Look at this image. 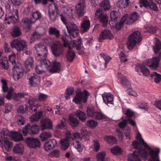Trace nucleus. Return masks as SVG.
Returning <instances> with one entry per match:
<instances>
[{
	"instance_id": "1",
	"label": "nucleus",
	"mask_w": 161,
	"mask_h": 161,
	"mask_svg": "<svg viewBox=\"0 0 161 161\" xmlns=\"http://www.w3.org/2000/svg\"><path fill=\"white\" fill-rule=\"evenodd\" d=\"M35 58L40 61L39 65L35 68V72L38 74H42L45 73L44 69L49 68L51 62L46 59L48 52L47 47L44 45L37 44L35 46L34 50Z\"/></svg>"
},
{
	"instance_id": "2",
	"label": "nucleus",
	"mask_w": 161,
	"mask_h": 161,
	"mask_svg": "<svg viewBox=\"0 0 161 161\" xmlns=\"http://www.w3.org/2000/svg\"><path fill=\"white\" fill-rule=\"evenodd\" d=\"M136 139L140 142L141 144L149 152L150 157L148 158V161H160L159 158L160 150L159 148L153 149L151 148L144 141L139 133L137 134Z\"/></svg>"
},
{
	"instance_id": "3",
	"label": "nucleus",
	"mask_w": 161,
	"mask_h": 161,
	"mask_svg": "<svg viewBox=\"0 0 161 161\" xmlns=\"http://www.w3.org/2000/svg\"><path fill=\"white\" fill-rule=\"evenodd\" d=\"M15 54H11L8 56V60L12 65L13 77L15 80H18L21 78L23 75V69L19 63H16L15 60Z\"/></svg>"
},
{
	"instance_id": "4",
	"label": "nucleus",
	"mask_w": 161,
	"mask_h": 161,
	"mask_svg": "<svg viewBox=\"0 0 161 161\" xmlns=\"http://www.w3.org/2000/svg\"><path fill=\"white\" fill-rule=\"evenodd\" d=\"M142 37L140 31H136L131 34L128 37L127 42V47L129 49H132L136 43L140 42Z\"/></svg>"
},
{
	"instance_id": "5",
	"label": "nucleus",
	"mask_w": 161,
	"mask_h": 161,
	"mask_svg": "<svg viewBox=\"0 0 161 161\" xmlns=\"http://www.w3.org/2000/svg\"><path fill=\"white\" fill-rule=\"evenodd\" d=\"M66 28L67 30L69 35L67 34L65 31H64L65 36L69 38L71 35L74 38L76 37L79 35V28L77 25L73 22L68 23L66 25Z\"/></svg>"
},
{
	"instance_id": "6",
	"label": "nucleus",
	"mask_w": 161,
	"mask_h": 161,
	"mask_svg": "<svg viewBox=\"0 0 161 161\" xmlns=\"http://www.w3.org/2000/svg\"><path fill=\"white\" fill-rule=\"evenodd\" d=\"M90 95V93L86 90H84L83 92H78L73 99V102L76 104H80L83 101V103H85L87 102Z\"/></svg>"
},
{
	"instance_id": "7",
	"label": "nucleus",
	"mask_w": 161,
	"mask_h": 161,
	"mask_svg": "<svg viewBox=\"0 0 161 161\" xmlns=\"http://www.w3.org/2000/svg\"><path fill=\"white\" fill-rule=\"evenodd\" d=\"M96 19L98 20L102 24L103 27H105L108 24V19L107 15L104 14L102 9L100 8L97 10L95 14Z\"/></svg>"
},
{
	"instance_id": "8",
	"label": "nucleus",
	"mask_w": 161,
	"mask_h": 161,
	"mask_svg": "<svg viewBox=\"0 0 161 161\" xmlns=\"http://www.w3.org/2000/svg\"><path fill=\"white\" fill-rule=\"evenodd\" d=\"M87 114L88 116L95 119L101 120L106 118V116L101 112L95 110L93 107L88 108L86 109Z\"/></svg>"
},
{
	"instance_id": "9",
	"label": "nucleus",
	"mask_w": 161,
	"mask_h": 161,
	"mask_svg": "<svg viewBox=\"0 0 161 161\" xmlns=\"http://www.w3.org/2000/svg\"><path fill=\"white\" fill-rule=\"evenodd\" d=\"M39 131V127L36 124L31 125L28 123L24 127L22 130L24 136H26L28 133L31 135H33L37 134Z\"/></svg>"
},
{
	"instance_id": "10",
	"label": "nucleus",
	"mask_w": 161,
	"mask_h": 161,
	"mask_svg": "<svg viewBox=\"0 0 161 161\" xmlns=\"http://www.w3.org/2000/svg\"><path fill=\"white\" fill-rule=\"evenodd\" d=\"M8 133L9 130L6 129H3L0 133L1 137L4 142L5 149L8 151H9L13 146L12 143L8 139L9 137L8 135Z\"/></svg>"
},
{
	"instance_id": "11",
	"label": "nucleus",
	"mask_w": 161,
	"mask_h": 161,
	"mask_svg": "<svg viewBox=\"0 0 161 161\" xmlns=\"http://www.w3.org/2000/svg\"><path fill=\"white\" fill-rule=\"evenodd\" d=\"M10 46L13 48L16 49L18 52H20L27 47L26 42L24 40L14 39L11 42Z\"/></svg>"
},
{
	"instance_id": "12",
	"label": "nucleus",
	"mask_w": 161,
	"mask_h": 161,
	"mask_svg": "<svg viewBox=\"0 0 161 161\" xmlns=\"http://www.w3.org/2000/svg\"><path fill=\"white\" fill-rule=\"evenodd\" d=\"M19 19L18 10L15 9L12 14L6 16L4 22L6 24L10 25L11 23L14 24L17 22Z\"/></svg>"
},
{
	"instance_id": "13",
	"label": "nucleus",
	"mask_w": 161,
	"mask_h": 161,
	"mask_svg": "<svg viewBox=\"0 0 161 161\" xmlns=\"http://www.w3.org/2000/svg\"><path fill=\"white\" fill-rule=\"evenodd\" d=\"M132 145L134 148L138 150L139 153L143 160H145L147 159L149 154V152H147L145 148L141 147L139 143L134 141Z\"/></svg>"
},
{
	"instance_id": "14",
	"label": "nucleus",
	"mask_w": 161,
	"mask_h": 161,
	"mask_svg": "<svg viewBox=\"0 0 161 161\" xmlns=\"http://www.w3.org/2000/svg\"><path fill=\"white\" fill-rule=\"evenodd\" d=\"M27 79L28 80V84L31 87H36L40 84L41 78L36 74H31L28 75Z\"/></svg>"
},
{
	"instance_id": "15",
	"label": "nucleus",
	"mask_w": 161,
	"mask_h": 161,
	"mask_svg": "<svg viewBox=\"0 0 161 161\" xmlns=\"http://www.w3.org/2000/svg\"><path fill=\"white\" fill-rule=\"evenodd\" d=\"M25 141L28 146L30 148H39L40 146V142L39 139L33 137H27Z\"/></svg>"
},
{
	"instance_id": "16",
	"label": "nucleus",
	"mask_w": 161,
	"mask_h": 161,
	"mask_svg": "<svg viewBox=\"0 0 161 161\" xmlns=\"http://www.w3.org/2000/svg\"><path fill=\"white\" fill-rule=\"evenodd\" d=\"M52 51L53 54L54 56H60L63 53L64 47L60 43L55 44L52 47Z\"/></svg>"
},
{
	"instance_id": "17",
	"label": "nucleus",
	"mask_w": 161,
	"mask_h": 161,
	"mask_svg": "<svg viewBox=\"0 0 161 161\" xmlns=\"http://www.w3.org/2000/svg\"><path fill=\"white\" fill-rule=\"evenodd\" d=\"M84 0H80L76 6L75 11L78 16L79 17L83 16L85 12L86 4Z\"/></svg>"
},
{
	"instance_id": "18",
	"label": "nucleus",
	"mask_w": 161,
	"mask_h": 161,
	"mask_svg": "<svg viewBox=\"0 0 161 161\" xmlns=\"http://www.w3.org/2000/svg\"><path fill=\"white\" fill-rule=\"evenodd\" d=\"M113 38V36L110 31L108 29H105L101 32L98 41L100 42H102L104 40L107 39L111 40Z\"/></svg>"
},
{
	"instance_id": "19",
	"label": "nucleus",
	"mask_w": 161,
	"mask_h": 161,
	"mask_svg": "<svg viewBox=\"0 0 161 161\" xmlns=\"http://www.w3.org/2000/svg\"><path fill=\"white\" fill-rule=\"evenodd\" d=\"M24 65L26 69L25 70V73L32 69L34 66V60L33 58L30 56H28L24 61Z\"/></svg>"
},
{
	"instance_id": "20",
	"label": "nucleus",
	"mask_w": 161,
	"mask_h": 161,
	"mask_svg": "<svg viewBox=\"0 0 161 161\" xmlns=\"http://www.w3.org/2000/svg\"><path fill=\"white\" fill-rule=\"evenodd\" d=\"M140 70V72L145 76L149 75L150 72L148 69L142 64H136L135 68V70L138 71Z\"/></svg>"
},
{
	"instance_id": "21",
	"label": "nucleus",
	"mask_w": 161,
	"mask_h": 161,
	"mask_svg": "<svg viewBox=\"0 0 161 161\" xmlns=\"http://www.w3.org/2000/svg\"><path fill=\"white\" fill-rule=\"evenodd\" d=\"M146 61L147 65L151 69L155 70L158 67L159 60L158 59L157 57H154L152 59H149Z\"/></svg>"
},
{
	"instance_id": "22",
	"label": "nucleus",
	"mask_w": 161,
	"mask_h": 161,
	"mask_svg": "<svg viewBox=\"0 0 161 161\" xmlns=\"http://www.w3.org/2000/svg\"><path fill=\"white\" fill-rule=\"evenodd\" d=\"M56 144L57 142L55 139H51L45 143L43 148L45 151H48L53 149L55 147Z\"/></svg>"
},
{
	"instance_id": "23",
	"label": "nucleus",
	"mask_w": 161,
	"mask_h": 161,
	"mask_svg": "<svg viewBox=\"0 0 161 161\" xmlns=\"http://www.w3.org/2000/svg\"><path fill=\"white\" fill-rule=\"evenodd\" d=\"M41 125L42 130L46 129H51L52 127V122L48 119H44L41 121Z\"/></svg>"
},
{
	"instance_id": "24",
	"label": "nucleus",
	"mask_w": 161,
	"mask_h": 161,
	"mask_svg": "<svg viewBox=\"0 0 161 161\" xmlns=\"http://www.w3.org/2000/svg\"><path fill=\"white\" fill-rule=\"evenodd\" d=\"M118 78L120 80L121 84L124 87L128 88L130 87V81L124 75L120 73H119Z\"/></svg>"
},
{
	"instance_id": "25",
	"label": "nucleus",
	"mask_w": 161,
	"mask_h": 161,
	"mask_svg": "<svg viewBox=\"0 0 161 161\" xmlns=\"http://www.w3.org/2000/svg\"><path fill=\"white\" fill-rule=\"evenodd\" d=\"M49 70V72L55 73L59 72L60 70L61 64L59 62L56 61H52V65Z\"/></svg>"
},
{
	"instance_id": "26",
	"label": "nucleus",
	"mask_w": 161,
	"mask_h": 161,
	"mask_svg": "<svg viewBox=\"0 0 161 161\" xmlns=\"http://www.w3.org/2000/svg\"><path fill=\"white\" fill-rule=\"evenodd\" d=\"M8 135L12 138L13 140L18 142L23 140V137L22 134L16 132H10L9 131Z\"/></svg>"
},
{
	"instance_id": "27",
	"label": "nucleus",
	"mask_w": 161,
	"mask_h": 161,
	"mask_svg": "<svg viewBox=\"0 0 161 161\" xmlns=\"http://www.w3.org/2000/svg\"><path fill=\"white\" fill-rule=\"evenodd\" d=\"M103 102L106 104H113V96L110 94H105L102 95Z\"/></svg>"
},
{
	"instance_id": "28",
	"label": "nucleus",
	"mask_w": 161,
	"mask_h": 161,
	"mask_svg": "<svg viewBox=\"0 0 161 161\" xmlns=\"http://www.w3.org/2000/svg\"><path fill=\"white\" fill-rule=\"evenodd\" d=\"M68 48L66 55V58L68 61L71 62L74 59L75 54L73 49L71 48L70 46H68Z\"/></svg>"
},
{
	"instance_id": "29",
	"label": "nucleus",
	"mask_w": 161,
	"mask_h": 161,
	"mask_svg": "<svg viewBox=\"0 0 161 161\" xmlns=\"http://www.w3.org/2000/svg\"><path fill=\"white\" fill-rule=\"evenodd\" d=\"M10 33L13 37H18L22 35L21 30L20 27L15 26L13 28Z\"/></svg>"
},
{
	"instance_id": "30",
	"label": "nucleus",
	"mask_w": 161,
	"mask_h": 161,
	"mask_svg": "<svg viewBox=\"0 0 161 161\" xmlns=\"http://www.w3.org/2000/svg\"><path fill=\"white\" fill-rule=\"evenodd\" d=\"M120 14L118 12L115 11H112L110 14L111 20L109 21V24H112L114 22H116L117 19L119 17Z\"/></svg>"
},
{
	"instance_id": "31",
	"label": "nucleus",
	"mask_w": 161,
	"mask_h": 161,
	"mask_svg": "<svg viewBox=\"0 0 161 161\" xmlns=\"http://www.w3.org/2000/svg\"><path fill=\"white\" fill-rule=\"evenodd\" d=\"M140 156L135 153L129 154L127 157L128 161H141Z\"/></svg>"
},
{
	"instance_id": "32",
	"label": "nucleus",
	"mask_w": 161,
	"mask_h": 161,
	"mask_svg": "<svg viewBox=\"0 0 161 161\" xmlns=\"http://www.w3.org/2000/svg\"><path fill=\"white\" fill-rule=\"evenodd\" d=\"M60 145L61 149L63 150H67L69 146V141L67 139L63 138L60 140Z\"/></svg>"
},
{
	"instance_id": "33",
	"label": "nucleus",
	"mask_w": 161,
	"mask_h": 161,
	"mask_svg": "<svg viewBox=\"0 0 161 161\" xmlns=\"http://www.w3.org/2000/svg\"><path fill=\"white\" fill-rule=\"evenodd\" d=\"M139 16V14L136 12H134L132 14L131 17L130 18V21H128L129 19H126L125 23L127 25H130L131 24L135 21L138 19Z\"/></svg>"
},
{
	"instance_id": "34",
	"label": "nucleus",
	"mask_w": 161,
	"mask_h": 161,
	"mask_svg": "<svg viewBox=\"0 0 161 161\" xmlns=\"http://www.w3.org/2000/svg\"><path fill=\"white\" fill-rule=\"evenodd\" d=\"M126 16L125 15L123 16L120 22L117 23L114 22V24L112 25V26L114 27L117 30L120 29L123 26L124 23L125 22L126 20Z\"/></svg>"
},
{
	"instance_id": "35",
	"label": "nucleus",
	"mask_w": 161,
	"mask_h": 161,
	"mask_svg": "<svg viewBox=\"0 0 161 161\" xmlns=\"http://www.w3.org/2000/svg\"><path fill=\"white\" fill-rule=\"evenodd\" d=\"M69 123L73 128L77 127L79 124V121L75 117L72 115L69 116Z\"/></svg>"
},
{
	"instance_id": "36",
	"label": "nucleus",
	"mask_w": 161,
	"mask_h": 161,
	"mask_svg": "<svg viewBox=\"0 0 161 161\" xmlns=\"http://www.w3.org/2000/svg\"><path fill=\"white\" fill-rule=\"evenodd\" d=\"M48 32L50 35H54L56 38L60 37L59 31L55 28L50 27L48 30Z\"/></svg>"
},
{
	"instance_id": "37",
	"label": "nucleus",
	"mask_w": 161,
	"mask_h": 161,
	"mask_svg": "<svg viewBox=\"0 0 161 161\" xmlns=\"http://www.w3.org/2000/svg\"><path fill=\"white\" fill-rule=\"evenodd\" d=\"M7 58L5 56L3 57L1 59H0V64L5 69H7L9 67V65Z\"/></svg>"
},
{
	"instance_id": "38",
	"label": "nucleus",
	"mask_w": 161,
	"mask_h": 161,
	"mask_svg": "<svg viewBox=\"0 0 161 161\" xmlns=\"http://www.w3.org/2000/svg\"><path fill=\"white\" fill-rule=\"evenodd\" d=\"M75 114L76 116L80 120L83 122L85 121L87 118V116L85 113L84 112L80 110L77 111L75 112Z\"/></svg>"
},
{
	"instance_id": "39",
	"label": "nucleus",
	"mask_w": 161,
	"mask_h": 161,
	"mask_svg": "<svg viewBox=\"0 0 161 161\" xmlns=\"http://www.w3.org/2000/svg\"><path fill=\"white\" fill-rule=\"evenodd\" d=\"M24 146L23 144L20 143L17 144L14 146L13 151L15 153H23Z\"/></svg>"
},
{
	"instance_id": "40",
	"label": "nucleus",
	"mask_w": 161,
	"mask_h": 161,
	"mask_svg": "<svg viewBox=\"0 0 161 161\" xmlns=\"http://www.w3.org/2000/svg\"><path fill=\"white\" fill-rule=\"evenodd\" d=\"M130 0H120L117 3V6L121 8H125L127 7L129 4Z\"/></svg>"
},
{
	"instance_id": "41",
	"label": "nucleus",
	"mask_w": 161,
	"mask_h": 161,
	"mask_svg": "<svg viewBox=\"0 0 161 161\" xmlns=\"http://www.w3.org/2000/svg\"><path fill=\"white\" fill-rule=\"evenodd\" d=\"M31 22V20H29L27 18L23 19L21 21V25L24 28H30V24Z\"/></svg>"
},
{
	"instance_id": "42",
	"label": "nucleus",
	"mask_w": 161,
	"mask_h": 161,
	"mask_svg": "<svg viewBox=\"0 0 161 161\" xmlns=\"http://www.w3.org/2000/svg\"><path fill=\"white\" fill-rule=\"evenodd\" d=\"M100 4V6L106 11L109 9L111 7L109 0H103L101 2Z\"/></svg>"
},
{
	"instance_id": "43",
	"label": "nucleus",
	"mask_w": 161,
	"mask_h": 161,
	"mask_svg": "<svg viewBox=\"0 0 161 161\" xmlns=\"http://www.w3.org/2000/svg\"><path fill=\"white\" fill-rule=\"evenodd\" d=\"M41 16V14L38 11L32 13L31 18V22L32 23H34L37 19L40 18Z\"/></svg>"
},
{
	"instance_id": "44",
	"label": "nucleus",
	"mask_w": 161,
	"mask_h": 161,
	"mask_svg": "<svg viewBox=\"0 0 161 161\" xmlns=\"http://www.w3.org/2000/svg\"><path fill=\"white\" fill-rule=\"evenodd\" d=\"M90 22L89 19L86 20H84L81 24V28L83 29L84 31H86L90 27Z\"/></svg>"
},
{
	"instance_id": "45",
	"label": "nucleus",
	"mask_w": 161,
	"mask_h": 161,
	"mask_svg": "<svg viewBox=\"0 0 161 161\" xmlns=\"http://www.w3.org/2000/svg\"><path fill=\"white\" fill-rule=\"evenodd\" d=\"M15 119L19 125H23L25 123V118L20 115H17Z\"/></svg>"
},
{
	"instance_id": "46",
	"label": "nucleus",
	"mask_w": 161,
	"mask_h": 161,
	"mask_svg": "<svg viewBox=\"0 0 161 161\" xmlns=\"http://www.w3.org/2000/svg\"><path fill=\"white\" fill-rule=\"evenodd\" d=\"M73 145L74 147L77 149L79 152H80L83 151V146L79 141H75L73 143Z\"/></svg>"
},
{
	"instance_id": "47",
	"label": "nucleus",
	"mask_w": 161,
	"mask_h": 161,
	"mask_svg": "<svg viewBox=\"0 0 161 161\" xmlns=\"http://www.w3.org/2000/svg\"><path fill=\"white\" fill-rule=\"evenodd\" d=\"M104 139L109 143L112 145L115 144L117 141L116 138L112 136H106L105 137Z\"/></svg>"
},
{
	"instance_id": "48",
	"label": "nucleus",
	"mask_w": 161,
	"mask_h": 161,
	"mask_svg": "<svg viewBox=\"0 0 161 161\" xmlns=\"http://www.w3.org/2000/svg\"><path fill=\"white\" fill-rule=\"evenodd\" d=\"M51 136L52 134L50 132L44 131L40 135V137L42 141H44L50 137Z\"/></svg>"
},
{
	"instance_id": "49",
	"label": "nucleus",
	"mask_w": 161,
	"mask_h": 161,
	"mask_svg": "<svg viewBox=\"0 0 161 161\" xmlns=\"http://www.w3.org/2000/svg\"><path fill=\"white\" fill-rule=\"evenodd\" d=\"M42 114V113L41 112L36 113L31 118V121L32 122L38 121L40 118Z\"/></svg>"
},
{
	"instance_id": "50",
	"label": "nucleus",
	"mask_w": 161,
	"mask_h": 161,
	"mask_svg": "<svg viewBox=\"0 0 161 161\" xmlns=\"http://www.w3.org/2000/svg\"><path fill=\"white\" fill-rule=\"evenodd\" d=\"M150 77L154 79V81L156 83H158L161 81V75L156 72H154L151 74L150 75Z\"/></svg>"
},
{
	"instance_id": "51",
	"label": "nucleus",
	"mask_w": 161,
	"mask_h": 161,
	"mask_svg": "<svg viewBox=\"0 0 161 161\" xmlns=\"http://www.w3.org/2000/svg\"><path fill=\"white\" fill-rule=\"evenodd\" d=\"M110 151L111 153L114 155H119L122 153L121 149L118 146H115L111 148Z\"/></svg>"
},
{
	"instance_id": "52",
	"label": "nucleus",
	"mask_w": 161,
	"mask_h": 161,
	"mask_svg": "<svg viewBox=\"0 0 161 161\" xmlns=\"http://www.w3.org/2000/svg\"><path fill=\"white\" fill-rule=\"evenodd\" d=\"M28 106L26 104L20 105L18 109V113L19 114H24L28 110Z\"/></svg>"
},
{
	"instance_id": "53",
	"label": "nucleus",
	"mask_w": 161,
	"mask_h": 161,
	"mask_svg": "<svg viewBox=\"0 0 161 161\" xmlns=\"http://www.w3.org/2000/svg\"><path fill=\"white\" fill-rule=\"evenodd\" d=\"M161 48V43L159 40H157L155 43V46L153 47V49L156 53H158Z\"/></svg>"
},
{
	"instance_id": "54",
	"label": "nucleus",
	"mask_w": 161,
	"mask_h": 161,
	"mask_svg": "<svg viewBox=\"0 0 161 161\" xmlns=\"http://www.w3.org/2000/svg\"><path fill=\"white\" fill-rule=\"evenodd\" d=\"M48 13L51 21L52 22H54L56 20L57 17V15L55 14L54 11L53 10H52V11L51 12L50 9L48 10Z\"/></svg>"
},
{
	"instance_id": "55",
	"label": "nucleus",
	"mask_w": 161,
	"mask_h": 161,
	"mask_svg": "<svg viewBox=\"0 0 161 161\" xmlns=\"http://www.w3.org/2000/svg\"><path fill=\"white\" fill-rule=\"evenodd\" d=\"M81 44V40L80 39L73 41V47H75L77 50L80 49Z\"/></svg>"
},
{
	"instance_id": "56",
	"label": "nucleus",
	"mask_w": 161,
	"mask_h": 161,
	"mask_svg": "<svg viewBox=\"0 0 161 161\" xmlns=\"http://www.w3.org/2000/svg\"><path fill=\"white\" fill-rule=\"evenodd\" d=\"M106 154V153L104 151L98 153L97 155V161H104Z\"/></svg>"
},
{
	"instance_id": "57",
	"label": "nucleus",
	"mask_w": 161,
	"mask_h": 161,
	"mask_svg": "<svg viewBox=\"0 0 161 161\" xmlns=\"http://www.w3.org/2000/svg\"><path fill=\"white\" fill-rule=\"evenodd\" d=\"M48 96L43 93H40L38 96V100L40 102L45 101L48 98Z\"/></svg>"
},
{
	"instance_id": "58",
	"label": "nucleus",
	"mask_w": 161,
	"mask_h": 161,
	"mask_svg": "<svg viewBox=\"0 0 161 161\" xmlns=\"http://www.w3.org/2000/svg\"><path fill=\"white\" fill-rule=\"evenodd\" d=\"M125 114L127 117V119L129 118H131L135 115L134 112L129 108L126 110Z\"/></svg>"
},
{
	"instance_id": "59",
	"label": "nucleus",
	"mask_w": 161,
	"mask_h": 161,
	"mask_svg": "<svg viewBox=\"0 0 161 161\" xmlns=\"http://www.w3.org/2000/svg\"><path fill=\"white\" fill-rule=\"evenodd\" d=\"M87 125L90 127H95L97 126V121L92 119H90L86 122Z\"/></svg>"
},
{
	"instance_id": "60",
	"label": "nucleus",
	"mask_w": 161,
	"mask_h": 161,
	"mask_svg": "<svg viewBox=\"0 0 161 161\" xmlns=\"http://www.w3.org/2000/svg\"><path fill=\"white\" fill-rule=\"evenodd\" d=\"M146 32H149L151 33H153L155 32L157 30L156 28L152 25L147 26L146 27Z\"/></svg>"
},
{
	"instance_id": "61",
	"label": "nucleus",
	"mask_w": 161,
	"mask_h": 161,
	"mask_svg": "<svg viewBox=\"0 0 161 161\" xmlns=\"http://www.w3.org/2000/svg\"><path fill=\"white\" fill-rule=\"evenodd\" d=\"M1 81L2 83V88L3 91L4 92H7L8 91V87L7 86V83L6 80L4 79H2Z\"/></svg>"
},
{
	"instance_id": "62",
	"label": "nucleus",
	"mask_w": 161,
	"mask_h": 161,
	"mask_svg": "<svg viewBox=\"0 0 161 161\" xmlns=\"http://www.w3.org/2000/svg\"><path fill=\"white\" fill-rule=\"evenodd\" d=\"M76 139L80 141L82 140V138L80 136V134L78 132H75L72 134V140H74Z\"/></svg>"
},
{
	"instance_id": "63",
	"label": "nucleus",
	"mask_w": 161,
	"mask_h": 161,
	"mask_svg": "<svg viewBox=\"0 0 161 161\" xmlns=\"http://www.w3.org/2000/svg\"><path fill=\"white\" fill-rule=\"evenodd\" d=\"M138 107L139 108L144 109L146 110H147L148 108L147 103L142 102L140 103Z\"/></svg>"
},
{
	"instance_id": "64",
	"label": "nucleus",
	"mask_w": 161,
	"mask_h": 161,
	"mask_svg": "<svg viewBox=\"0 0 161 161\" xmlns=\"http://www.w3.org/2000/svg\"><path fill=\"white\" fill-rule=\"evenodd\" d=\"M94 143L93 146L95 149V151L96 152H98L100 148V146L99 142L97 140H93Z\"/></svg>"
}]
</instances>
